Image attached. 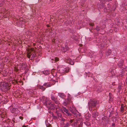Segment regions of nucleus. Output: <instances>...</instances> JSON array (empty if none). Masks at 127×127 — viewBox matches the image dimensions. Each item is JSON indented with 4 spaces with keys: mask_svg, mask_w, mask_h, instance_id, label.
<instances>
[{
    "mask_svg": "<svg viewBox=\"0 0 127 127\" xmlns=\"http://www.w3.org/2000/svg\"><path fill=\"white\" fill-rule=\"evenodd\" d=\"M69 70L68 68H65L62 66H59L57 67L58 72L61 74V75H64L65 73L68 72Z\"/></svg>",
    "mask_w": 127,
    "mask_h": 127,
    "instance_id": "obj_1",
    "label": "nucleus"
},
{
    "mask_svg": "<svg viewBox=\"0 0 127 127\" xmlns=\"http://www.w3.org/2000/svg\"><path fill=\"white\" fill-rule=\"evenodd\" d=\"M98 103L99 102L97 100H91L88 103L89 110L90 111L92 110V108L95 107Z\"/></svg>",
    "mask_w": 127,
    "mask_h": 127,
    "instance_id": "obj_2",
    "label": "nucleus"
},
{
    "mask_svg": "<svg viewBox=\"0 0 127 127\" xmlns=\"http://www.w3.org/2000/svg\"><path fill=\"white\" fill-rule=\"evenodd\" d=\"M52 101L48 98L45 100V103L44 104L49 109H54L55 108V105L54 104L52 103Z\"/></svg>",
    "mask_w": 127,
    "mask_h": 127,
    "instance_id": "obj_3",
    "label": "nucleus"
},
{
    "mask_svg": "<svg viewBox=\"0 0 127 127\" xmlns=\"http://www.w3.org/2000/svg\"><path fill=\"white\" fill-rule=\"evenodd\" d=\"M10 85L8 84L7 83H5L3 85L2 89L4 92H6L10 89Z\"/></svg>",
    "mask_w": 127,
    "mask_h": 127,
    "instance_id": "obj_4",
    "label": "nucleus"
},
{
    "mask_svg": "<svg viewBox=\"0 0 127 127\" xmlns=\"http://www.w3.org/2000/svg\"><path fill=\"white\" fill-rule=\"evenodd\" d=\"M36 54L34 52H31L29 51L27 54V57L30 58V57L31 58H34L36 56Z\"/></svg>",
    "mask_w": 127,
    "mask_h": 127,
    "instance_id": "obj_5",
    "label": "nucleus"
},
{
    "mask_svg": "<svg viewBox=\"0 0 127 127\" xmlns=\"http://www.w3.org/2000/svg\"><path fill=\"white\" fill-rule=\"evenodd\" d=\"M66 62L71 65H73L74 64V62L72 61L70 58H67L65 60Z\"/></svg>",
    "mask_w": 127,
    "mask_h": 127,
    "instance_id": "obj_6",
    "label": "nucleus"
},
{
    "mask_svg": "<svg viewBox=\"0 0 127 127\" xmlns=\"http://www.w3.org/2000/svg\"><path fill=\"white\" fill-rule=\"evenodd\" d=\"M51 99L54 101L56 104L58 103V102L57 101V99L55 97L54 95L52 94L51 95Z\"/></svg>",
    "mask_w": 127,
    "mask_h": 127,
    "instance_id": "obj_7",
    "label": "nucleus"
},
{
    "mask_svg": "<svg viewBox=\"0 0 127 127\" xmlns=\"http://www.w3.org/2000/svg\"><path fill=\"white\" fill-rule=\"evenodd\" d=\"M63 110L64 112L66 113V114L68 116L71 115V113H69L68 112V110L65 108H63Z\"/></svg>",
    "mask_w": 127,
    "mask_h": 127,
    "instance_id": "obj_8",
    "label": "nucleus"
},
{
    "mask_svg": "<svg viewBox=\"0 0 127 127\" xmlns=\"http://www.w3.org/2000/svg\"><path fill=\"white\" fill-rule=\"evenodd\" d=\"M71 101L70 99V98L67 99L66 100H65V101H64V105H66L69 103Z\"/></svg>",
    "mask_w": 127,
    "mask_h": 127,
    "instance_id": "obj_9",
    "label": "nucleus"
},
{
    "mask_svg": "<svg viewBox=\"0 0 127 127\" xmlns=\"http://www.w3.org/2000/svg\"><path fill=\"white\" fill-rule=\"evenodd\" d=\"M37 87L39 88L42 90L43 91L45 90L46 88L44 87L43 86H41L40 85H37Z\"/></svg>",
    "mask_w": 127,
    "mask_h": 127,
    "instance_id": "obj_10",
    "label": "nucleus"
},
{
    "mask_svg": "<svg viewBox=\"0 0 127 127\" xmlns=\"http://www.w3.org/2000/svg\"><path fill=\"white\" fill-rule=\"evenodd\" d=\"M43 85L46 87V88L51 87L52 85L49 83H45Z\"/></svg>",
    "mask_w": 127,
    "mask_h": 127,
    "instance_id": "obj_11",
    "label": "nucleus"
},
{
    "mask_svg": "<svg viewBox=\"0 0 127 127\" xmlns=\"http://www.w3.org/2000/svg\"><path fill=\"white\" fill-rule=\"evenodd\" d=\"M51 72L52 74H54V75H57L56 71H55V69H53L51 70Z\"/></svg>",
    "mask_w": 127,
    "mask_h": 127,
    "instance_id": "obj_12",
    "label": "nucleus"
},
{
    "mask_svg": "<svg viewBox=\"0 0 127 127\" xmlns=\"http://www.w3.org/2000/svg\"><path fill=\"white\" fill-rule=\"evenodd\" d=\"M16 109V108L13 107H11L10 109L11 112L12 113H14L15 112Z\"/></svg>",
    "mask_w": 127,
    "mask_h": 127,
    "instance_id": "obj_13",
    "label": "nucleus"
},
{
    "mask_svg": "<svg viewBox=\"0 0 127 127\" xmlns=\"http://www.w3.org/2000/svg\"><path fill=\"white\" fill-rule=\"evenodd\" d=\"M111 53V51L110 49L108 50L106 53V54L107 56L110 55Z\"/></svg>",
    "mask_w": 127,
    "mask_h": 127,
    "instance_id": "obj_14",
    "label": "nucleus"
},
{
    "mask_svg": "<svg viewBox=\"0 0 127 127\" xmlns=\"http://www.w3.org/2000/svg\"><path fill=\"white\" fill-rule=\"evenodd\" d=\"M56 113L57 116L61 118V117H62V115L61 113H60L58 111H57Z\"/></svg>",
    "mask_w": 127,
    "mask_h": 127,
    "instance_id": "obj_15",
    "label": "nucleus"
},
{
    "mask_svg": "<svg viewBox=\"0 0 127 127\" xmlns=\"http://www.w3.org/2000/svg\"><path fill=\"white\" fill-rule=\"evenodd\" d=\"M43 74L46 75H48L49 73V71L47 70H45L44 71H43Z\"/></svg>",
    "mask_w": 127,
    "mask_h": 127,
    "instance_id": "obj_16",
    "label": "nucleus"
},
{
    "mask_svg": "<svg viewBox=\"0 0 127 127\" xmlns=\"http://www.w3.org/2000/svg\"><path fill=\"white\" fill-rule=\"evenodd\" d=\"M69 110L73 114H75V111L74 110H73L72 109V108L70 107L69 109Z\"/></svg>",
    "mask_w": 127,
    "mask_h": 127,
    "instance_id": "obj_17",
    "label": "nucleus"
},
{
    "mask_svg": "<svg viewBox=\"0 0 127 127\" xmlns=\"http://www.w3.org/2000/svg\"><path fill=\"white\" fill-rule=\"evenodd\" d=\"M124 107L122 105L121 107V111L122 112H123L124 110Z\"/></svg>",
    "mask_w": 127,
    "mask_h": 127,
    "instance_id": "obj_18",
    "label": "nucleus"
},
{
    "mask_svg": "<svg viewBox=\"0 0 127 127\" xmlns=\"http://www.w3.org/2000/svg\"><path fill=\"white\" fill-rule=\"evenodd\" d=\"M123 64L122 63H119L118 64V65L120 67H122Z\"/></svg>",
    "mask_w": 127,
    "mask_h": 127,
    "instance_id": "obj_19",
    "label": "nucleus"
},
{
    "mask_svg": "<svg viewBox=\"0 0 127 127\" xmlns=\"http://www.w3.org/2000/svg\"><path fill=\"white\" fill-rule=\"evenodd\" d=\"M102 120L103 121H104V122H106L107 121V119L105 118V117H103L102 118Z\"/></svg>",
    "mask_w": 127,
    "mask_h": 127,
    "instance_id": "obj_20",
    "label": "nucleus"
},
{
    "mask_svg": "<svg viewBox=\"0 0 127 127\" xmlns=\"http://www.w3.org/2000/svg\"><path fill=\"white\" fill-rule=\"evenodd\" d=\"M69 125L68 123H67L64 126V127H67Z\"/></svg>",
    "mask_w": 127,
    "mask_h": 127,
    "instance_id": "obj_21",
    "label": "nucleus"
},
{
    "mask_svg": "<svg viewBox=\"0 0 127 127\" xmlns=\"http://www.w3.org/2000/svg\"><path fill=\"white\" fill-rule=\"evenodd\" d=\"M96 29L97 31H98L100 30L99 27L98 26H97L96 28Z\"/></svg>",
    "mask_w": 127,
    "mask_h": 127,
    "instance_id": "obj_22",
    "label": "nucleus"
},
{
    "mask_svg": "<svg viewBox=\"0 0 127 127\" xmlns=\"http://www.w3.org/2000/svg\"><path fill=\"white\" fill-rule=\"evenodd\" d=\"M34 50V49L33 48H31V49L28 52H29V51H30L31 52H32Z\"/></svg>",
    "mask_w": 127,
    "mask_h": 127,
    "instance_id": "obj_23",
    "label": "nucleus"
},
{
    "mask_svg": "<svg viewBox=\"0 0 127 127\" xmlns=\"http://www.w3.org/2000/svg\"><path fill=\"white\" fill-rule=\"evenodd\" d=\"M80 120V119H78L77 120H76V121L75 122V123L76 124L78 123H79L78 121H79Z\"/></svg>",
    "mask_w": 127,
    "mask_h": 127,
    "instance_id": "obj_24",
    "label": "nucleus"
},
{
    "mask_svg": "<svg viewBox=\"0 0 127 127\" xmlns=\"http://www.w3.org/2000/svg\"><path fill=\"white\" fill-rule=\"evenodd\" d=\"M61 121H65V119H64V118H62V117H61Z\"/></svg>",
    "mask_w": 127,
    "mask_h": 127,
    "instance_id": "obj_25",
    "label": "nucleus"
},
{
    "mask_svg": "<svg viewBox=\"0 0 127 127\" xmlns=\"http://www.w3.org/2000/svg\"><path fill=\"white\" fill-rule=\"evenodd\" d=\"M85 124H87V125L89 126L90 125V123L88 122H86L85 123Z\"/></svg>",
    "mask_w": 127,
    "mask_h": 127,
    "instance_id": "obj_26",
    "label": "nucleus"
},
{
    "mask_svg": "<svg viewBox=\"0 0 127 127\" xmlns=\"http://www.w3.org/2000/svg\"><path fill=\"white\" fill-rule=\"evenodd\" d=\"M55 61H58L59 60V59L58 58H55Z\"/></svg>",
    "mask_w": 127,
    "mask_h": 127,
    "instance_id": "obj_27",
    "label": "nucleus"
},
{
    "mask_svg": "<svg viewBox=\"0 0 127 127\" xmlns=\"http://www.w3.org/2000/svg\"><path fill=\"white\" fill-rule=\"evenodd\" d=\"M19 118L20 119H21V120H23V117L20 116L19 117Z\"/></svg>",
    "mask_w": 127,
    "mask_h": 127,
    "instance_id": "obj_28",
    "label": "nucleus"
},
{
    "mask_svg": "<svg viewBox=\"0 0 127 127\" xmlns=\"http://www.w3.org/2000/svg\"><path fill=\"white\" fill-rule=\"evenodd\" d=\"M112 127H115V124L114 123H113L112 124Z\"/></svg>",
    "mask_w": 127,
    "mask_h": 127,
    "instance_id": "obj_29",
    "label": "nucleus"
},
{
    "mask_svg": "<svg viewBox=\"0 0 127 127\" xmlns=\"http://www.w3.org/2000/svg\"><path fill=\"white\" fill-rule=\"evenodd\" d=\"M53 117L54 119H57V117L55 116H53Z\"/></svg>",
    "mask_w": 127,
    "mask_h": 127,
    "instance_id": "obj_30",
    "label": "nucleus"
},
{
    "mask_svg": "<svg viewBox=\"0 0 127 127\" xmlns=\"http://www.w3.org/2000/svg\"><path fill=\"white\" fill-rule=\"evenodd\" d=\"M121 87L120 85L118 87V88L119 90H120L121 89Z\"/></svg>",
    "mask_w": 127,
    "mask_h": 127,
    "instance_id": "obj_31",
    "label": "nucleus"
},
{
    "mask_svg": "<svg viewBox=\"0 0 127 127\" xmlns=\"http://www.w3.org/2000/svg\"><path fill=\"white\" fill-rule=\"evenodd\" d=\"M83 124V123L82 122H80V125H81L82 126Z\"/></svg>",
    "mask_w": 127,
    "mask_h": 127,
    "instance_id": "obj_32",
    "label": "nucleus"
},
{
    "mask_svg": "<svg viewBox=\"0 0 127 127\" xmlns=\"http://www.w3.org/2000/svg\"><path fill=\"white\" fill-rule=\"evenodd\" d=\"M72 122H73V121L72 120H71L70 121V123H72Z\"/></svg>",
    "mask_w": 127,
    "mask_h": 127,
    "instance_id": "obj_33",
    "label": "nucleus"
},
{
    "mask_svg": "<svg viewBox=\"0 0 127 127\" xmlns=\"http://www.w3.org/2000/svg\"><path fill=\"white\" fill-rule=\"evenodd\" d=\"M78 127H82V126L81 125H79Z\"/></svg>",
    "mask_w": 127,
    "mask_h": 127,
    "instance_id": "obj_34",
    "label": "nucleus"
},
{
    "mask_svg": "<svg viewBox=\"0 0 127 127\" xmlns=\"http://www.w3.org/2000/svg\"><path fill=\"white\" fill-rule=\"evenodd\" d=\"M27 126H24V125H23L22 126V127H26Z\"/></svg>",
    "mask_w": 127,
    "mask_h": 127,
    "instance_id": "obj_35",
    "label": "nucleus"
},
{
    "mask_svg": "<svg viewBox=\"0 0 127 127\" xmlns=\"http://www.w3.org/2000/svg\"><path fill=\"white\" fill-rule=\"evenodd\" d=\"M111 0H106V1H111Z\"/></svg>",
    "mask_w": 127,
    "mask_h": 127,
    "instance_id": "obj_36",
    "label": "nucleus"
},
{
    "mask_svg": "<svg viewBox=\"0 0 127 127\" xmlns=\"http://www.w3.org/2000/svg\"><path fill=\"white\" fill-rule=\"evenodd\" d=\"M66 50H69V48H66Z\"/></svg>",
    "mask_w": 127,
    "mask_h": 127,
    "instance_id": "obj_37",
    "label": "nucleus"
},
{
    "mask_svg": "<svg viewBox=\"0 0 127 127\" xmlns=\"http://www.w3.org/2000/svg\"><path fill=\"white\" fill-rule=\"evenodd\" d=\"M91 24V25L92 26H93V24Z\"/></svg>",
    "mask_w": 127,
    "mask_h": 127,
    "instance_id": "obj_38",
    "label": "nucleus"
}]
</instances>
